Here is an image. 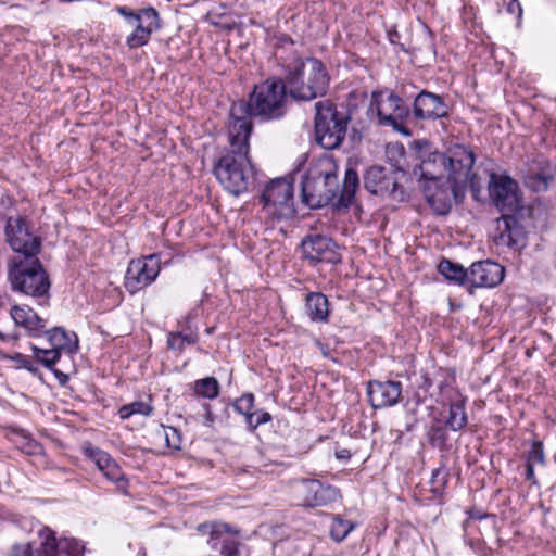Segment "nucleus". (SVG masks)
<instances>
[{"instance_id": "obj_26", "label": "nucleus", "mask_w": 556, "mask_h": 556, "mask_svg": "<svg viewBox=\"0 0 556 556\" xmlns=\"http://www.w3.org/2000/svg\"><path fill=\"white\" fill-rule=\"evenodd\" d=\"M305 308L313 321L325 323L329 316V302L320 292H309L305 298Z\"/></svg>"}, {"instance_id": "obj_18", "label": "nucleus", "mask_w": 556, "mask_h": 556, "mask_svg": "<svg viewBox=\"0 0 556 556\" xmlns=\"http://www.w3.org/2000/svg\"><path fill=\"white\" fill-rule=\"evenodd\" d=\"M504 268L496 262L480 261L468 270V283L475 288H492L502 282Z\"/></svg>"}, {"instance_id": "obj_12", "label": "nucleus", "mask_w": 556, "mask_h": 556, "mask_svg": "<svg viewBox=\"0 0 556 556\" xmlns=\"http://www.w3.org/2000/svg\"><path fill=\"white\" fill-rule=\"evenodd\" d=\"M489 193L503 214H515L522 208L518 184L509 176L491 174Z\"/></svg>"}, {"instance_id": "obj_11", "label": "nucleus", "mask_w": 556, "mask_h": 556, "mask_svg": "<svg viewBox=\"0 0 556 556\" xmlns=\"http://www.w3.org/2000/svg\"><path fill=\"white\" fill-rule=\"evenodd\" d=\"M365 189L376 195L397 202L406 200V192L400 186L396 173L381 166H371L364 174Z\"/></svg>"}, {"instance_id": "obj_25", "label": "nucleus", "mask_w": 556, "mask_h": 556, "mask_svg": "<svg viewBox=\"0 0 556 556\" xmlns=\"http://www.w3.org/2000/svg\"><path fill=\"white\" fill-rule=\"evenodd\" d=\"M11 317L16 325L24 327L34 337L40 336L46 327V321L26 306H13Z\"/></svg>"}, {"instance_id": "obj_27", "label": "nucleus", "mask_w": 556, "mask_h": 556, "mask_svg": "<svg viewBox=\"0 0 556 556\" xmlns=\"http://www.w3.org/2000/svg\"><path fill=\"white\" fill-rule=\"evenodd\" d=\"M47 334L50 345L58 351H66L68 353L76 352L78 348V340L75 333H68L61 327H55L52 330L42 331Z\"/></svg>"}, {"instance_id": "obj_44", "label": "nucleus", "mask_w": 556, "mask_h": 556, "mask_svg": "<svg viewBox=\"0 0 556 556\" xmlns=\"http://www.w3.org/2000/svg\"><path fill=\"white\" fill-rule=\"evenodd\" d=\"M508 11L511 13L517 12L518 15L521 14V8L517 0H511L508 4Z\"/></svg>"}, {"instance_id": "obj_29", "label": "nucleus", "mask_w": 556, "mask_h": 556, "mask_svg": "<svg viewBox=\"0 0 556 556\" xmlns=\"http://www.w3.org/2000/svg\"><path fill=\"white\" fill-rule=\"evenodd\" d=\"M466 425L467 414L465 409V404L463 402L451 404L446 426L453 431H458L463 429Z\"/></svg>"}, {"instance_id": "obj_14", "label": "nucleus", "mask_w": 556, "mask_h": 556, "mask_svg": "<svg viewBox=\"0 0 556 556\" xmlns=\"http://www.w3.org/2000/svg\"><path fill=\"white\" fill-rule=\"evenodd\" d=\"M161 262L157 254L143 258L132 260L125 275V288L136 293L151 285L160 274Z\"/></svg>"}, {"instance_id": "obj_7", "label": "nucleus", "mask_w": 556, "mask_h": 556, "mask_svg": "<svg viewBox=\"0 0 556 556\" xmlns=\"http://www.w3.org/2000/svg\"><path fill=\"white\" fill-rule=\"evenodd\" d=\"M475 164L473 152L465 146H454L447 151L445 178L452 182L454 200L458 202L465 192L467 184H470L472 191L478 192L480 186L476 182V175L471 174Z\"/></svg>"}, {"instance_id": "obj_35", "label": "nucleus", "mask_w": 556, "mask_h": 556, "mask_svg": "<svg viewBox=\"0 0 556 556\" xmlns=\"http://www.w3.org/2000/svg\"><path fill=\"white\" fill-rule=\"evenodd\" d=\"M35 357L38 362L43 364L47 368L52 369V366L59 361L61 352L50 345L49 349H41L36 345L31 346Z\"/></svg>"}, {"instance_id": "obj_19", "label": "nucleus", "mask_w": 556, "mask_h": 556, "mask_svg": "<svg viewBox=\"0 0 556 556\" xmlns=\"http://www.w3.org/2000/svg\"><path fill=\"white\" fill-rule=\"evenodd\" d=\"M303 254L313 262L338 263L340 255L334 242L324 236H308L302 241Z\"/></svg>"}, {"instance_id": "obj_42", "label": "nucleus", "mask_w": 556, "mask_h": 556, "mask_svg": "<svg viewBox=\"0 0 556 556\" xmlns=\"http://www.w3.org/2000/svg\"><path fill=\"white\" fill-rule=\"evenodd\" d=\"M14 359L16 361V364H17V366L20 368H25V369H27L30 372H35L36 371V368L33 366L31 362L27 357H25L24 355L16 354Z\"/></svg>"}, {"instance_id": "obj_43", "label": "nucleus", "mask_w": 556, "mask_h": 556, "mask_svg": "<svg viewBox=\"0 0 556 556\" xmlns=\"http://www.w3.org/2000/svg\"><path fill=\"white\" fill-rule=\"evenodd\" d=\"M526 479L531 481L533 484L536 483L535 475H534V465L527 463L526 465Z\"/></svg>"}, {"instance_id": "obj_4", "label": "nucleus", "mask_w": 556, "mask_h": 556, "mask_svg": "<svg viewBox=\"0 0 556 556\" xmlns=\"http://www.w3.org/2000/svg\"><path fill=\"white\" fill-rule=\"evenodd\" d=\"M282 80L291 98L311 101L323 97L329 87V75L324 64L315 58L294 55L282 65Z\"/></svg>"}, {"instance_id": "obj_23", "label": "nucleus", "mask_w": 556, "mask_h": 556, "mask_svg": "<svg viewBox=\"0 0 556 556\" xmlns=\"http://www.w3.org/2000/svg\"><path fill=\"white\" fill-rule=\"evenodd\" d=\"M500 235L496 237L497 244L507 245L514 249H520L526 244V235L518 225L514 214H503L496 220Z\"/></svg>"}, {"instance_id": "obj_3", "label": "nucleus", "mask_w": 556, "mask_h": 556, "mask_svg": "<svg viewBox=\"0 0 556 556\" xmlns=\"http://www.w3.org/2000/svg\"><path fill=\"white\" fill-rule=\"evenodd\" d=\"M288 89L281 78L270 77L255 85L247 102L233 103L230 109V123L245 119L251 126V118L267 122L278 119L286 113Z\"/></svg>"}, {"instance_id": "obj_21", "label": "nucleus", "mask_w": 556, "mask_h": 556, "mask_svg": "<svg viewBox=\"0 0 556 556\" xmlns=\"http://www.w3.org/2000/svg\"><path fill=\"white\" fill-rule=\"evenodd\" d=\"M402 387L396 381H371L367 387L369 402L374 408L395 405L401 396Z\"/></svg>"}, {"instance_id": "obj_49", "label": "nucleus", "mask_w": 556, "mask_h": 556, "mask_svg": "<svg viewBox=\"0 0 556 556\" xmlns=\"http://www.w3.org/2000/svg\"><path fill=\"white\" fill-rule=\"evenodd\" d=\"M166 438H168V435H167V434H166ZM166 440H167V444H168V446H172V447H174V448H179V445H178V444H175V443H174V444H172V443L169 442V439H166Z\"/></svg>"}, {"instance_id": "obj_13", "label": "nucleus", "mask_w": 556, "mask_h": 556, "mask_svg": "<svg viewBox=\"0 0 556 556\" xmlns=\"http://www.w3.org/2000/svg\"><path fill=\"white\" fill-rule=\"evenodd\" d=\"M5 236L16 255H37L40 251V239L29 231L25 217H9L5 226Z\"/></svg>"}, {"instance_id": "obj_6", "label": "nucleus", "mask_w": 556, "mask_h": 556, "mask_svg": "<svg viewBox=\"0 0 556 556\" xmlns=\"http://www.w3.org/2000/svg\"><path fill=\"white\" fill-rule=\"evenodd\" d=\"M315 140L326 150L339 148L346 135L349 118L329 101L315 103Z\"/></svg>"}, {"instance_id": "obj_38", "label": "nucleus", "mask_w": 556, "mask_h": 556, "mask_svg": "<svg viewBox=\"0 0 556 556\" xmlns=\"http://www.w3.org/2000/svg\"><path fill=\"white\" fill-rule=\"evenodd\" d=\"M254 397L252 394H245L241 396V399L238 401L236 407L238 410L243 413L244 415L249 416L250 419H252L253 414H251V409L253 407Z\"/></svg>"}, {"instance_id": "obj_46", "label": "nucleus", "mask_w": 556, "mask_h": 556, "mask_svg": "<svg viewBox=\"0 0 556 556\" xmlns=\"http://www.w3.org/2000/svg\"><path fill=\"white\" fill-rule=\"evenodd\" d=\"M212 527V523H207V522H204V523H200L197 528V530L202 533V534H207L210 535V532H211V528Z\"/></svg>"}, {"instance_id": "obj_10", "label": "nucleus", "mask_w": 556, "mask_h": 556, "mask_svg": "<svg viewBox=\"0 0 556 556\" xmlns=\"http://www.w3.org/2000/svg\"><path fill=\"white\" fill-rule=\"evenodd\" d=\"M41 538L40 548L34 552L30 543H18L12 547V556H83L85 546L76 539L63 538L56 540L54 532L50 529H42L39 533Z\"/></svg>"}, {"instance_id": "obj_20", "label": "nucleus", "mask_w": 556, "mask_h": 556, "mask_svg": "<svg viewBox=\"0 0 556 556\" xmlns=\"http://www.w3.org/2000/svg\"><path fill=\"white\" fill-rule=\"evenodd\" d=\"M421 188L427 202L435 213L441 215L448 213L454 199L452 182L443 184L442 180H432L422 182Z\"/></svg>"}, {"instance_id": "obj_1", "label": "nucleus", "mask_w": 556, "mask_h": 556, "mask_svg": "<svg viewBox=\"0 0 556 556\" xmlns=\"http://www.w3.org/2000/svg\"><path fill=\"white\" fill-rule=\"evenodd\" d=\"M338 169L332 155L324 154L313 160L302 180L303 202L312 208H318L337 199L339 205L350 206L358 188V175L355 169L348 168L340 189Z\"/></svg>"}, {"instance_id": "obj_47", "label": "nucleus", "mask_w": 556, "mask_h": 556, "mask_svg": "<svg viewBox=\"0 0 556 556\" xmlns=\"http://www.w3.org/2000/svg\"><path fill=\"white\" fill-rule=\"evenodd\" d=\"M53 371H54V375L56 376V378L59 379L61 384H65L67 382L68 377L65 374H63V372H61L60 370H56V369H54Z\"/></svg>"}, {"instance_id": "obj_28", "label": "nucleus", "mask_w": 556, "mask_h": 556, "mask_svg": "<svg viewBox=\"0 0 556 556\" xmlns=\"http://www.w3.org/2000/svg\"><path fill=\"white\" fill-rule=\"evenodd\" d=\"M438 270L450 281H455L457 283L468 282V270L448 260H442L438 266Z\"/></svg>"}, {"instance_id": "obj_37", "label": "nucleus", "mask_w": 556, "mask_h": 556, "mask_svg": "<svg viewBox=\"0 0 556 556\" xmlns=\"http://www.w3.org/2000/svg\"><path fill=\"white\" fill-rule=\"evenodd\" d=\"M428 438L433 445H444L446 441L445 430L439 425H432L428 431Z\"/></svg>"}, {"instance_id": "obj_16", "label": "nucleus", "mask_w": 556, "mask_h": 556, "mask_svg": "<svg viewBox=\"0 0 556 556\" xmlns=\"http://www.w3.org/2000/svg\"><path fill=\"white\" fill-rule=\"evenodd\" d=\"M301 504L306 507L325 506L340 497V492L332 485H325L318 480H302L296 485Z\"/></svg>"}, {"instance_id": "obj_17", "label": "nucleus", "mask_w": 556, "mask_h": 556, "mask_svg": "<svg viewBox=\"0 0 556 556\" xmlns=\"http://www.w3.org/2000/svg\"><path fill=\"white\" fill-rule=\"evenodd\" d=\"M447 153L425 150L419 152V164L415 166L414 174L419 172L420 181L430 182L442 180L446 173Z\"/></svg>"}, {"instance_id": "obj_22", "label": "nucleus", "mask_w": 556, "mask_h": 556, "mask_svg": "<svg viewBox=\"0 0 556 556\" xmlns=\"http://www.w3.org/2000/svg\"><path fill=\"white\" fill-rule=\"evenodd\" d=\"M413 113L420 119H435L446 116L448 111L440 96L421 91L415 99Z\"/></svg>"}, {"instance_id": "obj_36", "label": "nucleus", "mask_w": 556, "mask_h": 556, "mask_svg": "<svg viewBox=\"0 0 556 556\" xmlns=\"http://www.w3.org/2000/svg\"><path fill=\"white\" fill-rule=\"evenodd\" d=\"M527 463L529 464H540L543 465L545 463V455L543 450V444L540 441H534L531 445L530 451L528 452Z\"/></svg>"}, {"instance_id": "obj_50", "label": "nucleus", "mask_w": 556, "mask_h": 556, "mask_svg": "<svg viewBox=\"0 0 556 556\" xmlns=\"http://www.w3.org/2000/svg\"><path fill=\"white\" fill-rule=\"evenodd\" d=\"M554 459H555V463H556V454H555V457H554Z\"/></svg>"}, {"instance_id": "obj_8", "label": "nucleus", "mask_w": 556, "mask_h": 556, "mask_svg": "<svg viewBox=\"0 0 556 556\" xmlns=\"http://www.w3.org/2000/svg\"><path fill=\"white\" fill-rule=\"evenodd\" d=\"M118 13L125 18V26L131 29L126 38L130 49L140 48L147 45L151 34L160 28L159 13L154 8H146L132 11L127 7L117 8Z\"/></svg>"}, {"instance_id": "obj_15", "label": "nucleus", "mask_w": 556, "mask_h": 556, "mask_svg": "<svg viewBox=\"0 0 556 556\" xmlns=\"http://www.w3.org/2000/svg\"><path fill=\"white\" fill-rule=\"evenodd\" d=\"M369 111L377 114L381 124L393 128H399L407 114L403 100L391 92H374Z\"/></svg>"}, {"instance_id": "obj_48", "label": "nucleus", "mask_w": 556, "mask_h": 556, "mask_svg": "<svg viewBox=\"0 0 556 556\" xmlns=\"http://www.w3.org/2000/svg\"><path fill=\"white\" fill-rule=\"evenodd\" d=\"M336 455H337L338 458H341V459H348V458L351 457L350 451H348L345 448L337 452Z\"/></svg>"}, {"instance_id": "obj_33", "label": "nucleus", "mask_w": 556, "mask_h": 556, "mask_svg": "<svg viewBox=\"0 0 556 556\" xmlns=\"http://www.w3.org/2000/svg\"><path fill=\"white\" fill-rule=\"evenodd\" d=\"M552 180V174L530 173L525 178V185L535 192H542L547 190L548 185Z\"/></svg>"}, {"instance_id": "obj_2", "label": "nucleus", "mask_w": 556, "mask_h": 556, "mask_svg": "<svg viewBox=\"0 0 556 556\" xmlns=\"http://www.w3.org/2000/svg\"><path fill=\"white\" fill-rule=\"evenodd\" d=\"M251 125L245 119L229 124L230 150L216 162L214 174L220 185L231 194L248 190L254 178V167L249 156Z\"/></svg>"}, {"instance_id": "obj_39", "label": "nucleus", "mask_w": 556, "mask_h": 556, "mask_svg": "<svg viewBox=\"0 0 556 556\" xmlns=\"http://www.w3.org/2000/svg\"><path fill=\"white\" fill-rule=\"evenodd\" d=\"M446 483V475L442 469H435L432 472L431 484L434 493H440Z\"/></svg>"}, {"instance_id": "obj_30", "label": "nucleus", "mask_w": 556, "mask_h": 556, "mask_svg": "<svg viewBox=\"0 0 556 556\" xmlns=\"http://www.w3.org/2000/svg\"><path fill=\"white\" fill-rule=\"evenodd\" d=\"M193 390L197 395L213 400L219 394V383L214 377H206L197 380Z\"/></svg>"}, {"instance_id": "obj_32", "label": "nucleus", "mask_w": 556, "mask_h": 556, "mask_svg": "<svg viewBox=\"0 0 556 556\" xmlns=\"http://www.w3.org/2000/svg\"><path fill=\"white\" fill-rule=\"evenodd\" d=\"M354 527L355 525L350 520H345L340 516H336L330 527V535L336 542H342L354 529Z\"/></svg>"}, {"instance_id": "obj_31", "label": "nucleus", "mask_w": 556, "mask_h": 556, "mask_svg": "<svg viewBox=\"0 0 556 556\" xmlns=\"http://www.w3.org/2000/svg\"><path fill=\"white\" fill-rule=\"evenodd\" d=\"M198 341V336L193 332H170L167 336V346L170 350L181 352L187 345H193Z\"/></svg>"}, {"instance_id": "obj_41", "label": "nucleus", "mask_w": 556, "mask_h": 556, "mask_svg": "<svg viewBox=\"0 0 556 556\" xmlns=\"http://www.w3.org/2000/svg\"><path fill=\"white\" fill-rule=\"evenodd\" d=\"M239 543L236 541H226L220 549L223 556H241L238 551Z\"/></svg>"}, {"instance_id": "obj_45", "label": "nucleus", "mask_w": 556, "mask_h": 556, "mask_svg": "<svg viewBox=\"0 0 556 556\" xmlns=\"http://www.w3.org/2000/svg\"><path fill=\"white\" fill-rule=\"evenodd\" d=\"M271 419V416L269 413H262L257 418H256V421H255V427L261 425V424H265V422H268L269 420Z\"/></svg>"}, {"instance_id": "obj_5", "label": "nucleus", "mask_w": 556, "mask_h": 556, "mask_svg": "<svg viewBox=\"0 0 556 556\" xmlns=\"http://www.w3.org/2000/svg\"><path fill=\"white\" fill-rule=\"evenodd\" d=\"M8 277L15 291L33 298L48 295L50 280L37 255H15L9 266Z\"/></svg>"}, {"instance_id": "obj_34", "label": "nucleus", "mask_w": 556, "mask_h": 556, "mask_svg": "<svg viewBox=\"0 0 556 556\" xmlns=\"http://www.w3.org/2000/svg\"><path fill=\"white\" fill-rule=\"evenodd\" d=\"M153 408L149 403L136 401L119 408L118 415L122 419H127L134 415L149 416Z\"/></svg>"}, {"instance_id": "obj_9", "label": "nucleus", "mask_w": 556, "mask_h": 556, "mask_svg": "<svg viewBox=\"0 0 556 556\" xmlns=\"http://www.w3.org/2000/svg\"><path fill=\"white\" fill-rule=\"evenodd\" d=\"M264 212L273 220L289 219L295 214L293 186L285 178L271 180L261 195Z\"/></svg>"}, {"instance_id": "obj_40", "label": "nucleus", "mask_w": 556, "mask_h": 556, "mask_svg": "<svg viewBox=\"0 0 556 556\" xmlns=\"http://www.w3.org/2000/svg\"><path fill=\"white\" fill-rule=\"evenodd\" d=\"M210 532L211 540H218L224 533L230 532V527L226 523L212 522Z\"/></svg>"}, {"instance_id": "obj_24", "label": "nucleus", "mask_w": 556, "mask_h": 556, "mask_svg": "<svg viewBox=\"0 0 556 556\" xmlns=\"http://www.w3.org/2000/svg\"><path fill=\"white\" fill-rule=\"evenodd\" d=\"M86 455L96 464L108 480L118 483L124 479L121 467L106 452L88 447L86 448Z\"/></svg>"}]
</instances>
